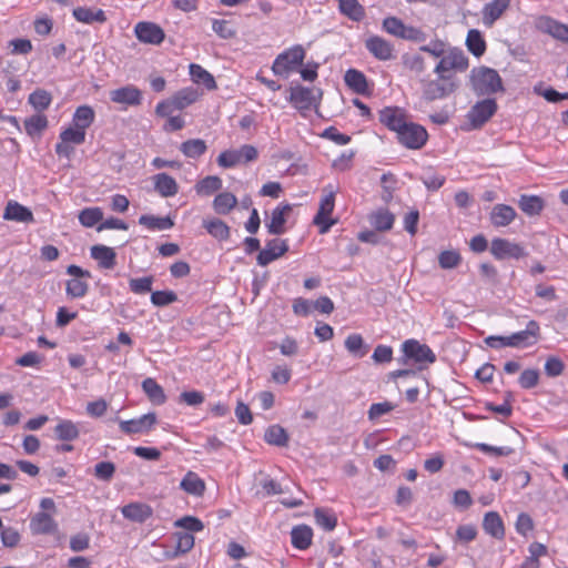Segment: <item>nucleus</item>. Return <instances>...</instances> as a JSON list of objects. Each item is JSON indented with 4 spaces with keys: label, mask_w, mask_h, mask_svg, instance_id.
Instances as JSON below:
<instances>
[{
    "label": "nucleus",
    "mask_w": 568,
    "mask_h": 568,
    "mask_svg": "<svg viewBox=\"0 0 568 568\" xmlns=\"http://www.w3.org/2000/svg\"><path fill=\"white\" fill-rule=\"evenodd\" d=\"M469 80L473 91L479 97L505 91L499 73L485 65L473 68Z\"/></svg>",
    "instance_id": "obj_1"
},
{
    "label": "nucleus",
    "mask_w": 568,
    "mask_h": 568,
    "mask_svg": "<svg viewBox=\"0 0 568 568\" xmlns=\"http://www.w3.org/2000/svg\"><path fill=\"white\" fill-rule=\"evenodd\" d=\"M436 74V79L420 80L422 98L426 102L446 99L458 88L457 79L454 74Z\"/></svg>",
    "instance_id": "obj_2"
},
{
    "label": "nucleus",
    "mask_w": 568,
    "mask_h": 568,
    "mask_svg": "<svg viewBox=\"0 0 568 568\" xmlns=\"http://www.w3.org/2000/svg\"><path fill=\"white\" fill-rule=\"evenodd\" d=\"M305 50L296 44L280 53L272 65L275 75L287 79L293 72L298 71L305 59Z\"/></svg>",
    "instance_id": "obj_3"
},
{
    "label": "nucleus",
    "mask_w": 568,
    "mask_h": 568,
    "mask_svg": "<svg viewBox=\"0 0 568 568\" xmlns=\"http://www.w3.org/2000/svg\"><path fill=\"white\" fill-rule=\"evenodd\" d=\"M67 273L72 276L65 283V293L72 298H82L87 295L89 285L87 278L91 277V273L78 265H69Z\"/></svg>",
    "instance_id": "obj_4"
},
{
    "label": "nucleus",
    "mask_w": 568,
    "mask_h": 568,
    "mask_svg": "<svg viewBox=\"0 0 568 568\" xmlns=\"http://www.w3.org/2000/svg\"><path fill=\"white\" fill-rule=\"evenodd\" d=\"M469 65L468 58L459 49H453L446 54L443 53L434 72L440 74H453L452 72H464Z\"/></svg>",
    "instance_id": "obj_5"
},
{
    "label": "nucleus",
    "mask_w": 568,
    "mask_h": 568,
    "mask_svg": "<svg viewBox=\"0 0 568 568\" xmlns=\"http://www.w3.org/2000/svg\"><path fill=\"white\" fill-rule=\"evenodd\" d=\"M397 139L407 149L418 150L426 144L428 133L424 126L407 122L397 133Z\"/></svg>",
    "instance_id": "obj_6"
},
{
    "label": "nucleus",
    "mask_w": 568,
    "mask_h": 568,
    "mask_svg": "<svg viewBox=\"0 0 568 568\" xmlns=\"http://www.w3.org/2000/svg\"><path fill=\"white\" fill-rule=\"evenodd\" d=\"M322 97V91L315 88L296 85L291 88L290 102L300 111L310 110L316 105Z\"/></svg>",
    "instance_id": "obj_7"
},
{
    "label": "nucleus",
    "mask_w": 568,
    "mask_h": 568,
    "mask_svg": "<svg viewBox=\"0 0 568 568\" xmlns=\"http://www.w3.org/2000/svg\"><path fill=\"white\" fill-rule=\"evenodd\" d=\"M497 111V103L494 99L478 101L471 106L467 114L474 129L481 128Z\"/></svg>",
    "instance_id": "obj_8"
},
{
    "label": "nucleus",
    "mask_w": 568,
    "mask_h": 568,
    "mask_svg": "<svg viewBox=\"0 0 568 568\" xmlns=\"http://www.w3.org/2000/svg\"><path fill=\"white\" fill-rule=\"evenodd\" d=\"M540 337V326L538 322L531 320L526 328L509 335V347L524 348L535 345Z\"/></svg>",
    "instance_id": "obj_9"
},
{
    "label": "nucleus",
    "mask_w": 568,
    "mask_h": 568,
    "mask_svg": "<svg viewBox=\"0 0 568 568\" xmlns=\"http://www.w3.org/2000/svg\"><path fill=\"white\" fill-rule=\"evenodd\" d=\"M490 253L497 260L521 258L527 255L524 247L506 239L496 237L491 241Z\"/></svg>",
    "instance_id": "obj_10"
},
{
    "label": "nucleus",
    "mask_w": 568,
    "mask_h": 568,
    "mask_svg": "<svg viewBox=\"0 0 568 568\" xmlns=\"http://www.w3.org/2000/svg\"><path fill=\"white\" fill-rule=\"evenodd\" d=\"M403 352L406 357L416 363L433 364L436 362V355L426 344H420L416 339H407L403 344Z\"/></svg>",
    "instance_id": "obj_11"
},
{
    "label": "nucleus",
    "mask_w": 568,
    "mask_h": 568,
    "mask_svg": "<svg viewBox=\"0 0 568 568\" xmlns=\"http://www.w3.org/2000/svg\"><path fill=\"white\" fill-rule=\"evenodd\" d=\"M335 205V195L333 191H329L324 195L320 202L318 212L314 217V224L320 226V233L325 234L329 231L331 226L335 224L334 220H329L328 216L332 214Z\"/></svg>",
    "instance_id": "obj_12"
},
{
    "label": "nucleus",
    "mask_w": 568,
    "mask_h": 568,
    "mask_svg": "<svg viewBox=\"0 0 568 568\" xmlns=\"http://www.w3.org/2000/svg\"><path fill=\"white\" fill-rule=\"evenodd\" d=\"M134 33L139 41L149 44H160L165 34L163 29L154 22L142 21L134 27Z\"/></svg>",
    "instance_id": "obj_13"
},
{
    "label": "nucleus",
    "mask_w": 568,
    "mask_h": 568,
    "mask_svg": "<svg viewBox=\"0 0 568 568\" xmlns=\"http://www.w3.org/2000/svg\"><path fill=\"white\" fill-rule=\"evenodd\" d=\"M366 50L379 61H388L394 58V45L379 36H371L365 40Z\"/></svg>",
    "instance_id": "obj_14"
},
{
    "label": "nucleus",
    "mask_w": 568,
    "mask_h": 568,
    "mask_svg": "<svg viewBox=\"0 0 568 568\" xmlns=\"http://www.w3.org/2000/svg\"><path fill=\"white\" fill-rule=\"evenodd\" d=\"M537 28L557 41L568 44V24L550 17H540L537 21Z\"/></svg>",
    "instance_id": "obj_15"
},
{
    "label": "nucleus",
    "mask_w": 568,
    "mask_h": 568,
    "mask_svg": "<svg viewBox=\"0 0 568 568\" xmlns=\"http://www.w3.org/2000/svg\"><path fill=\"white\" fill-rule=\"evenodd\" d=\"M288 251V245L286 241L280 239H273L268 241L263 250L260 251L257 255V264L261 266H266L271 262L281 257Z\"/></svg>",
    "instance_id": "obj_16"
},
{
    "label": "nucleus",
    "mask_w": 568,
    "mask_h": 568,
    "mask_svg": "<svg viewBox=\"0 0 568 568\" xmlns=\"http://www.w3.org/2000/svg\"><path fill=\"white\" fill-rule=\"evenodd\" d=\"M112 102L126 106L140 105L142 102V92L134 85H125L110 91Z\"/></svg>",
    "instance_id": "obj_17"
},
{
    "label": "nucleus",
    "mask_w": 568,
    "mask_h": 568,
    "mask_svg": "<svg viewBox=\"0 0 568 568\" xmlns=\"http://www.w3.org/2000/svg\"><path fill=\"white\" fill-rule=\"evenodd\" d=\"M379 121L386 128L396 132V134L407 123L404 111L397 106H386L383 110H381Z\"/></svg>",
    "instance_id": "obj_18"
},
{
    "label": "nucleus",
    "mask_w": 568,
    "mask_h": 568,
    "mask_svg": "<svg viewBox=\"0 0 568 568\" xmlns=\"http://www.w3.org/2000/svg\"><path fill=\"white\" fill-rule=\"evenodd\" d=\"M30 530L32 535H51L57 532L58 524L45 511H39L30 519Z\"/></svg>",
    "instance_id": "obj_19"
},
{
    "label": "nucleus",
    "mask_w": 568,
    "mask_h": 568,
    "mask_svg": "<svg viewBox=\"0 0 568 568\" xmlns=\"http://www.w3.org/2000/svg\"><path fill=\"white\" fill-rule=\"evenodd\" d=\"M156 423V415L148 413L139 418L122 420L120 429L125 434H138L150 430Z\"/></svg>",
    "instance_id": "obj_20"
},
{
    "label": "nucleus",
    "mask_w": 568,
    "mask_h": 568,
    "mask_svg": "<svg viewBox=\"0 0 568 568\" xmlns=\"http://www.w3.org/2000/svg\"><path fill=\"white\" fill-rule=\"evenodd\" d=\"M121 511L124 518L140 524L146 521L153 515L151 506L144 503H130L122 507Z\"/></svg>",
    "instance_id": "obj_21"
},
{
    "label": "nucleus",
    "mask_w": 568,
    "mask_h": 568,
    "mask_svg": "<svg viewBox=\"0 0 568 568\" xmlns=\"http://www.w3.org/2000/svg\"><path fill=\"white\" fill-rule=\"evenodd\" d=\"M3 219L20 223H31L34 221L33 213L17 201H9L3 213Z\"/></svg>",
    "instance_id": "obj_22"
},
{
    "label": "nucleus",
    "mask_w": 568,
    "mask_h": 568,
    "mask_svg": "<svg viewBox=\"0 0 568 568\" xmlns=\"http://www.w3.org/2000/svg\"><path fill=\"white\" fill-rule=\"evenodd\" d=\"M510 0H493L483 8V22L491 27L508 9Z\"/></svg>",
    "instance_id": "obj_23"
},
{
    "label": "nucleus",
    "mask_w": 568,
    "mask_h": 568,
    "mask_svg": "<svg viewBox=\"0 0 568 568\" xmlns=\"http://www.w3.org/2000/svg\"><path fill=\"white\" fill-rule=\"evenodd\" d=\"M152 180L155 192L162 197H171L178 194L179 185L175 179L168 173L155 174Z\"/></svg>",
    "instance_id": "obj_24"
},
{
    "label": "nucleus",
    "mask_w": 568,
    "mask_h": 568,
    "mask_svg": "<svg viewBox=\"0 0 568 568\" xmlns=\"http://www.w3.org/2000/svg\"><path fill=\"white\" fill-rule=\"evenodd\" d=\"M91 257L98 262L101 268L111 270L116 264V253L110 246L93 245L91 247Z\"/></svg>",
    "instance_id": "obj_25"
},
{
    "label": "nucleus",
    "mask_w": 568,
    "mask_h": 568,
    "mask_svg": "<svg viewBox=\"0 0 568 568\" xmlns=\"http://www.w3.org/2000/svg\"><path fill=\"white\" fill-rule=\"evenodd\" d=\"M292 210L290 204L280 205L275 207L271 215V221L266 223V227L270 234L281 235L285 232L286 214Z\"/></svg>",
    "instance_id": "obj_26"
},
{
    "label": "nucleus",
    "mask_w": 568,
    "mask_h": 568,
    "mask_svg": "<svg viewBox=\"0 0 568 568\" xmlns=\"http://www.w3.org/2000/svg\"><path fill=\"white\" fill-rule=\"evenodd\" d=\"M516 215V211L513 206L497 204L490 212V222L496 227L507 226L515 220Z\"/></svg>",
    "instance_id": "obj_27"
},
{
    "label": "nucleus",
    "mask_w": 568,
    "mask_h": 568,
    "mask_svg": "<svg viewBox=\"0 0 568 568\" xmlns=\"http://www.w3.org/2000/svg\"><path fill=\"white\" fill-rule=\"evenodd\" d=\"M344 81L346 85L357 94L368 93V82L365 74L356 69H348L345 72Z\"/></svg>",
    "instance_id": "obj_28"
},
{
    "label": "nucleus",
    "mask_w": 568,
    "mask_h": 568,
    "mask_svg": "<svg viewBox=\"0 0 568 568\" xmlns=\"http://www.w3.org/2000/svg\"><path fill=\"white\" fill-rule=\"evenodd\" d=\"M313 530L307 525H298L292 528V545L300 550H305L312 545Z\"/></svg>",
    "instance_id": "obj_29"
},
{
    "label": "nucleus",
    "mask_w": 568,
    "mask_h": 568,
    "mask_svg": "<svg viewBox=\"0 0 568 568\" xmlns=\"http://www.w3.org/2000/svg\"><path fill=\"white\" fill-rule=\"evenodd\" d=\"M202 225L217 241H226L231 235L230 226L220 219H205Z\"/></svg>",
    "instance_id": "obj_30"
},
{
    "label": "nucleus",
    "mask_w": 568,
    "mask_h": 568,
    "mask_svg": "<svg viewBox=\"0 0 568 568\" xmlns=\"http://www.w3.org/2000/svg\"><path fill=\"white\" fill-rule=\"evenodd\" d=\"M483 528L486 534L493 536L496 539H503L505 537L503 520L499 514L496 511H489L485 515Z\"/></svg>",
    "instance_id": "obj_31"
},
{
    "label": "nucleus",
    "mask_w": 568,
    "mask_h": 568,
    "mask_svg": "<svg viewBox=\"0 0 568 568\" xmlns=\"http://www.w3.org/2000/svg\"><path fill=\"white\" fill-rule=\"evenodd\" d=\"M368 220L376 231L385 232L393 227L395 215L386 209H379L371 213Z\"/></svg>",
    "instance_id": "obj_32"
},
{
    "label": "nucleus",
    "mask_w": 568,
    "mask_h": 568,
    "mask_svg": "<svg viewBox=\"0 0 568 568\" xmlns=\"http://www.w3.org/2000/svg\"><path fill=\"white\" fill-rule=\"evenodd\" d=\"M142 389L154 405H162L166 400L163 387L152 377L142 382Z\"/></svg>",
    "instance_id": "obj_33"
},
{
    "label": "nucleus",
    "mask_w": 568,
    "mask_h": 568,
    "mask_svg": "<svg viewBox=\"0 0 568 568\" xmlns=\"http://www.w3.org/2000/svg\"><path fill=\"white\" fill-rule=\"evenodd\" d=\"M180 488L193 496H202L205 483L193 471H187L180 483Z\"/></svg>",
    "instance_id": "obj_34"
},
{
    "label": "nucleus",
    "mask_w": 568,
    "mask_h": 568,
    "mask_svg": "<svg viewBox=\"0 0 568 568\" xmlns=\"http://www.w3.org/2000/svg\"><path fill=\"white\" fill-rule=\"evenodd\" d=\"M342 14L358 22L365 17V9L357 0H336Z\"/></svg>",
    "instance_id": "obj_35"
},
{
    "label": "nucleus",
    "mask_w": 568,
    "mask_h": 568,
    "mask_svg": "<svg viewBox=\"0 0 568 568\" xmlns=\"http://www.w3.org/2000/svg\"><path fill=\"white\" fill-rule=\"evenodd\" d=\"M139 224L151 231H164L173 227L174 222L169 216L144 214L139 217Z\"/></svg>",
    "instance_id": "obj_36"
},
{
    "label": "nucleus",
    "mask_w": 568,
    "mask_h": 568,
    "mask_svg": "<svg viewBox=\"0 0 568 568\" xmlns=\"http://www.w3.org/2000/svg\"><path fill=\"white\" fill-rule=\"evenodd\" d=\"M200 97L197 89L187 87L179 90L173 97L174 109L183 110L194 103Z\"/></svg>",
    "instance_id": "obj_37"
},
{
    "label": "nucleus",
    "mask_w": 568,
    "mask_h": 568,
    "mask_svg": "<svg viewBox=\"0 0 568 568\" xmlns=\"http://www.w3.org/2000/svg\"><path fill=\"white\" fill-rule=\"evenodd\" d=\"M344 345L347 352L357 358L364 357L369 349V346L365 344L363 336L356 333L348 335Z\"/></svg>",
    "instance_id": "obj_38"
},
{
    "label": "nucleus",
    "mask_w": 568,
    "mask_h": 568,
    "mask_svg": "<svg viewBox=\"0 0 568 568\" xmlns=\"http://www.w3.org/2000/svg\"><path fill=\"white\" fill-rule=\"evenodd\" d=\"M236 204V196L230 192L219 193L213 200V209L220 215L229 214Z\"/></svg>",
    "instance_id": "obj_39"
},
{
    "label": "nucleus",
    "mask_w": 568,
    "mask_h": 568,
    "mask_svg": "<svg viewBox=\"0 0 568 568\" xmlns=\"http://www.w3.org/2000/svg\"><path fill=\"white\" fill-rule=\"evenodd\" d=\"M190 75L197 84H203L207 90L216 89L214 77L200 64H190Z\"/></svg>",
    "instance_id": "obj_40"
},
{
    "label": "nucleus",
    "mask_w": 568,
    "mask_h": 568,
    "mask_svg": "<svg viewBox=\"0 0 568 568\" xmlns=\"http://www.w3.org/2000/svg\"><path fill=\"white\" fill-rule=\"evenodd\" d=\"M73 17L77 21L83 23H92L100 22L103 23L106 21V16L103 10L99 9L93 11L90 8L79 7L73 10Z\"/></svg>",
    "instance_id": "obj_41"
},
{
    "label": "nucleus",
    "mask_w": 568,
    "mask_h": 568,
    "mask_svg": "<svg viewBox=\"0 0 568 568\" xmlns=\"http://www.w3.org/2000/svg\"><path fill=\"white\" fill-rule=\"evenodd\" d=\"M518 205L527 215H538L544 209V201L537 195H521Z\"/></svg>",
    "instance_id": "obj_42"
},
{
    "label": "nucleus",
    "mask_w": 568,
    "mask_h": 568,
    "mask_svg": "<svg viewBox=\"0 0 568 568\" xmlns=\"http://www.w3.org/2000/svg\"><path fill=\"white\" fill-rule=\"evenodd\" d=\"M466 45L475 57H481L486 51V42L477 29H470L467 33Z\"/></svg>",
    "instance_id": "obj_43"
},
{
    "label": "nucleus",
    "mask_w": 568,
    "mask_h": 568,
    "mask_svg": "<svg viewBox=\"0 0 568 568\" xmlns=\"http://www.w3.org/2000/svg\"><path fill=\"white\" fill-rule=\"evenodd\" d=\"M95 113L93 109L89 105H81L77 108L74 114H73V125L87 130L94 121Z\"/></svg>",
    "instance_id": "obj_44"
},
{
    "label": "nucleus",
    "mask_w": 568,
    "mask_h": 568,
    "mask_svg": "<svg viewBox=\"0 0 568 568\" xmlns=\"http://www.w3.org/2000/svg\"><path fill=\"white\" fill-rule=\"evenodd\" d=\"M48 126V119L44 114L38 113L24 120V130L30 136H40Z\"/></svg>",
    "instance_id": "obj_45"
},
{
    "label": "nucleus",
    "mask_w": 568,
    "mask_h": 568,
    "mask_svg": "<svg viewBox=\"0 0 568 568\" xmlns=\"http://www.w3.org/2000/svg\"><path fill=\"white\" fill-rule=\"evenodd\" d=\"M264 439L270 445L284 447L288 443V435L282 426L272 425L265 430Z\"/></svg>",
    "instance_id": "obj_46"
},
{
    "label": "nucleus",
    "mask_w": 568,
    "mask_h": 568,
    "mask_svg": "<svg viewBox=\"0 0 568 568\" xmlns=\"http://www.w3.org/2000/svg\"><path fill=\"white\" fill-rule=\"evenodd\" d=\"M57 438L60 440L71 442L79 437V428L71 420H61L54 428Z\"/></svg>",
    "instance_id": "obj_47"
},
{
    "label": "nucleus",
    "mask_w": 568,
    "mask_h": 568,
    "mask_svg": "<svg viewBox=\"0 0 568 568\" xmlns=\"http://www.w3.org/2000/svg\"><path fill=\"white\" fill-rule=\"evenodd\" d=\"M207 146L204 140L202 139H191L183 142L180 146L181 152L191 159L200 158L205 153Z\"/></svg>",
    "instance_id": "obj_48"
},
{
    "label": "nucleus",
    "mask_w": 568,
    "mask_h": 568,
    "mask_svg": "<svg viewBox=\"0 0 568 568\" xmlns=\"http://www.w3.org/2000/svg\"><path fill=\"white\" fill-rule=\"evenodd\" d=\"M402 63L406 70L413 72L415 75H420L426 70L424 58L416 53L403 54Z\"/></svg>",
    "instance_id": "obj_49"
},
{
    "label": "nucleus",
    "mask_w": 568,
    "mask_h": 568,
    "mask_svg": "<svg viewBox=\"0 0 568 568\" xmlns=\"http://www.w3.org/2000/svg\"><path fill=\"white\" fill-rule=\"evenodd\" d=\"M314 518L315 523L323 528L324 530L331 531L333 530L337 525V517L336 515L324 508H316L314 510Z\"/></svg>",
    "instance_id": "obj_50"
},
{
    "label": "nucleus",
    "mask_w": 568,
    "mask_h": 568,
    "mask_svg": "<svg viewBox=\"0 0 568 568\" xmlns=\"http://www.w3.org/2000/svg\"><path fill=\"white\" fill-rule=\"evenodd\" d=\"M52 101V95L47 90L37 89L28 99V102L40 113L47 110Z\"/></svg>",
    "instance_id": "obj_51"
},
{
    "label": "nucleus",
    "mask_w": 568,
    "mask_h": 568,
    "mask_svg": "<svg viewBox=\"0 0 568 568\" xmlns=\"http://www.w3.org/2000/svg\"><path fill=\"white\" fill-rule=\"evenodd\" d=\"M222 187V180L219 176L210 175L196 183L197 194L211 195Z\"/></svg>",
    "instance_id": "obj_52"
},
{
    "label": "nucleus",
    "mask_w": 568,
    "mask_h": 568,
    "mask_svg": "<svg viewBox=\"0 0 568 568\" xmlns=\"http://www.w3.org/2000/svg\"><path fill=\"white\" fill-rule=\"evenodd\" d=\"M103 220L100 207H87L79 213V221L85 227H92Z\"/></svg>",
    "instance_id": "obj_53"
},
{
    "label": "nucleus",
    "mask_w": 568,
    "mask_h": 568,
    "mask_svg": "<svg viewBox=\"0 0 568 568\" xmlns=\"http://www.w3.org/2000/svg\"><path fill=\"white\" fill-rule=\"evenodd\" d=\"M462 263V255L456 250H446L439 253L438 264L443 270H452Z\"/></svg>",
    "instance_id": "obj_54"
},
{
    "label": "nucleus",
    "mask_w": 568,
    "mask_h": 568,
    "mask_svg": "<svg viewBox=\"0 0 568 568\" xmlns=\"http://www.w3.org/2000/svg\"><path fill=\"white\" fill-rule=\"evenodd\" d=\"M154 282L153 276H144L138 278H131L129 281V287L134 294H146L152 292V284Z\"/></svg>",
    "instance_id": "obj_55"
},
{
    "label": "nucleus",
    "mask_w": 568,
    "mask_h": 568,
    "mask_svg": "<svg viewBox=\"0 0 568 568\" xmlns=\"http://www.w3.org/2000/svg\"><path fill=\"white\" fill-rule=\"evenodd\" d=\"M60 140L69 144H82L85 141V131L73 125L60 133Z\"/></svg>",
    "instance_id": "obj_56"
},
{
    "label": "nucleus",
    "mask_w": 568,
    "mask_h": 568,
    "mask_svg": "<svg viewBox=\"0 0 568 568\" xmlns=\"http://www.w3.org/2000/svg\"><path fill=\"white\" fill-rule=\"evenodd\" d=\"M178 301L173 291H155L151 293V303L156 307H164Z\"/></svg>",
    "instance_id": "obj_57"
},
{
    "label": "nucleus",
    "mask_w": 568,
    "mask_h": 568,
    "mask_svg": "<svg viewBox=\"0 0 568 568\" xmlns=\"http://www.w3.org/2000/svg\"><path fill=\"white\" fill-rule=\"evenodd\" d=\"M115 473V465L111 462H100L94 466V477L99 480L110 481Z\"/></svg>",
    "instance_id": "obj_58"
},
{
    "label": "nucleus",
    "mask_w": 568,
    "mask_h": 568,
    "mask_svg": "<svg viewBox=\"0 0 568 568\" xmlns=\"http://www.w3.org/2000/svg\"><path fill=\"white\" fill-rule=\"evenodd\" d=\"M213 31L222 39H232L235 37L236 31L232 28L231 23L226 20L214 19L212 21Z\"/></svg>",
    "instance_id": "obj_59"
},
{
    "label": "nucleus",
    "mask_w": 568,
    "mask_h": 568,
    "mask_svg": "<svg viewBox=\"0 0 568 568\" xmlns=\"http://www.w3.org/2000/svg\"><path fill=\"white\" fill-rule=\"evenodd\" d=\"M242 163L239 150H226L217 156V164L222 168H233Z\"/></svg>",
    "instance_id": "obj_60"
},
{
    "label": "nucleus",
    "mask_w": 568,
    "mask_h": 568,
    "mask_svg": "<svg viewBox=\"0 0 568 568\" xmlns=\"http://www.w3.org/2000/svg\"><path fill=\"white\" fill-rule=\"evenodd\" d=\"M404 28L403 21L396 17H387L383 20V29L396 38L400 39Z\"/></svg>",
    "instance_id": "obj_61"
},
{
    "label": "nucleus",
    "mask_w": 568,
    "mask_h": 568,
    "mask_svg": "<svg viewBox=\"0 0 568 568\" xmlns=\"http://www.w3.org/2000/svg\"><path fill=\"white\" fill-rule=\"evenodd\" d=\"M176 548L174 556L190 551L194 546V537L190 532H176Z\"/></svg>",
    "instance_id": "obj_62"
},
{
    "label": "nucleus",
    "mask_w": 568,
    "mask_h": 568,
    "mask_svg": "<svg viewBox=\"0 0 568 568\" xmlns=\"http://www.w3.org/2000/svg\"><path fill=\"white\" fill-rule=\"evenodd\" d=\"M518 382L525 389L534 388L539 382V372L534 368L525 369L520 374Z\"/></svg>",
    "instance_id": "obj_63"
},
{
    "label": "nucleus",
    "mask_w": 568,
    "mask_h": 568,
    "mask_svg": "<svg viewBox=\"0 0 568 568\" xmlns=\"http://www.w3.org/2000/svg\"><path fill=\"white\" fill-rule=\"evenodd\" d=\"M381 181H382V187H383V192H382V195H381L382 200L385 203H388L393 199V191L395 189L396 180H395L393 174L385 173V174L382 175Z\"/></svg>",
    "instance_id": "obj_64"
}]
</instances>
